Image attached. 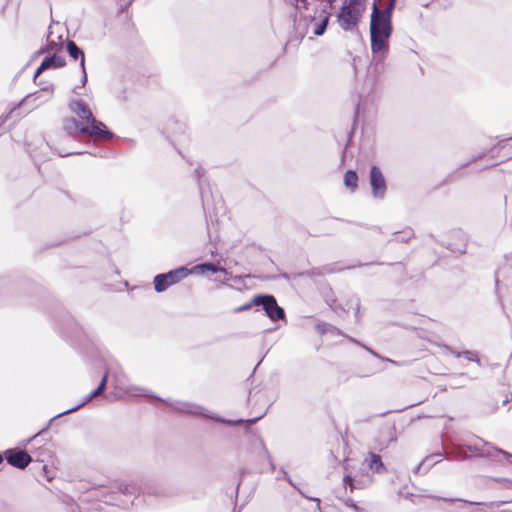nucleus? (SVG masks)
Instances as JSON below:
<instances>
[{"mask_svg":"<svg viewBox=\"0 0 512 512\" xmlns=\"http://www.w3.org/2000/svg\"><path fill=\"white\" fill-rule=\"evenodd\" d=\"M193 273V270L188 269L185 266H180L175 269H172L166 273H163L166 279L169 281L171 285H174L181 280L185 279L187 276Z\"/></svg>","mask_w":512,"mask_h":512,"instance_id":"nucleus-11","label":"nucleus"},{"mask_svg":"<svg viewBox=\"0 0 512 512\" xmlns=\"http://www.w3.org/2000/svg\"><path fill=\"white\" fill-rule=\"evenodd\" d=\"M461 354H462V357L466 358L468 361L476 362L478 364L480 363L478 354L474 351L464 350V351H461Z\"/></svg>","mask_w":512,"mask_h":512,"instance_id":"nucleus-24","label":"nucleus"},{"mask_svg":"<svg viewBox=\"0 0 512 512\" xmlns=\"http://www.w3.org/2000/svg\"><path fill=\"white\" fill-rule=\"evenodd\" d=\"M73 92L77 95H80V92L78 91V87L74 88Z\"/></svg>","mask_w":512,"mask_h":512,"instance_id":"nucleus-42","label":"nucleus"},{"mask_svg":"<svg viewBox=\"0 0 512 512\" xmlns=\"http://www.w3.org/2000/svg\"><path fill=\"white\" fill-rule=\"evenodd\" d=\"M108 378H109V371H106L104 373V375L102 376L99 385L97 386L98 391L104 392V390L106 389V386H107Z\"/></svg>","mask_w":512,"mask_h":512,"instance_id":"nucleus-27","label":"nucleus"},{"mask_svg":"<svg viewBox=\"0 0 512 512\" xmlns=\"http://www.w3.org/2000/svg\"><path fill=\"white\" fill-rule=\"evenodd\" d=\"M127 392L132 395H141V396L148 397V398L157 400L159 402L165 403V404L169 405L175 411L192 414V415H201L205 418H209L214 421L227 424L229 426H236V425L246 423L247 426L250 427L251 425L255 424L257 421H259L264 416V414H263L258 417H254V418L247 419V420H244L242 418L236 419V420H230V419H225L223 417L215 415L213 413H205L203 407L193 404V403L182 402V401H169V400L163 399L157 395H154L153 393L149 392L147 389L142 388V387L131 386L127 389Z\"/></svg>","mask_w":512,"mask_h":512,"instance_id":"nucleus-3","label":"nucleus"},{"mask_svg":"<svg viewBox=\"0 0 512 512\" xmlns=\"http://www.w3.org/2000/svg\"><path fill=\"white\" fill-rule=\"evenodd\" d=\"M191 270H193V273H195V272L203 273L205 271H210L212 273H217V272L226 273V270L224 268L216 266L215 264H213L211 262H204V263L195 265Z\"/></svg>","mask_w":512,"mask_h":512,"instance_id":"nucleus-17","label":"nucleus"},{"mask_svg":"<svg viewBox=\"0 0 512 512\" xmlns=\"http://www.w3.org/2000/svg\"><path fill=\"white\" fill-rule=\"evenodd\" d=\"M67 51L73 59L81 58V68L84 70L85 57L83 51L73 41L67 42Z\"/></svg>","mask_w":512,"mask_h":512,"instance_id":"nucleus-16","label":"nucleus"},{"mask_svg":"<svg viewBox=\"0 0 512 512\" xmlns=\"http://www.w3.org/2000/svg\"><path fill=\"white\" fill-rule=\"evenodd\" d=\"M7 117H8V116H6L5 118H1V119H0L1 124H2V123H4V122L6 121Z\"/></svg>","mask_w":512,"mask_h":512,"instance_id":"nucleus-43","label":"nucleus"},{"mask_svg":"<svg viewBox=\"0 0 512 512\" xmlns=\"http://www.w3.org/2000/svg\"><path fill=\"white\" fill-rule=\"evenodd\" d=\"M343 481L346 486H350V488L353 489V484H352L353 479L350 475H345L343 478Z\"/></svg>","mask_w":512,"mask_h":512,"instance_id":"nucleus-32","label":"nucleus"},{"mask_svg":"<svg viewBox=\"0 0 512 512\" xmlns=\"http://www.w3.org/2000/svg\"><path fill=\"white\" fill-rule=\"evenodd\" d=\"M82 79H81V83H82V86L81 88H83L87 82V73H86V69L84 68V70L82 69Z\"/></svg>","mask_w":512,"mask_h":512,"instance_id":"nucleus-34","label":"nucleus"},{"mask_svg":"<svg viewBox=\"0 0 512 512\" xmlns=\"http://www.w3.org/2000/svg\"><path fill=\"white\" fill-rule=\"evenodd\" d=\"M63 127L70 134L80 132V121L74 118H67L64 120Z\"/></svg>","mask_w":512,"mask_h":512,"instance_id":"nucleus-21","label":"nucleus"},{"mask_svg":"<svg viewBox=\"0 0 512 512\" xmlns=\"http://www.w3.org/2000/svg\"><path fill=\"white\" fill-rule=\"evenodd\" d=\"M264 449H265V453H266V455H267V457H268V460H269V462H270L271 470H272V471H274V470H275V468H276V467H275V464L273 463V461H272V459H271V456L269 455V452L267 451V449H266V448H264Z\"/></svg>","mask_w":512,"mask_h":512,"instance_id":"nucleus-35","label":"nucleus"},{"mask_svg":"<svg viewBox=\"0 0 512 512\" xmlns=\"http://www.w3.org/2000/svg\"><path fill=\"white\" fill-rule=\"evenodd\" d=\"M298 490V492L305 498L309 499V500H312V501H315L317 503V507L318 509H320V499L319 498H314V497H310L309 495H307V492H304L302 489H300L298 486L296 488Z\"/></svg>","mask_w":512,"mask_h":512,"instance_id":"nucleus-28","label":"nucleus"},{"mask_svg":"<svg viewBox=\"0 0 512 512\" xmlns=\"http://www.w3.org/2000/svg\"><path fill=\"white\" fill-rule=\"evenodd\" d=\"M69 109L80 119V132L97 139L110 138L112 134L106 130V126L95 119L90 107L80 99H72Z\"/></svg>","mask_w":512,"mask_h":512,"instance_id":"nucleus-5","label":"nucleus"},{"mask_svg":"<svg viewBox=\"0 0 512 512\" xmlns=\"http://www.w3.org/2000/svg\"><path fill=\"white\" fill-rule=\"evenodd\" d=\"M367 350H368L371 354H373L374 356L379 357V355H378L377 353H375L373 350L368 349V348H367Z\"/></svg>","mask_w":512,"mask_h":512,"instance_id":"nucleus-41","label":"nucleus"},{"mask_svg":"<svg viewBox=\"0 0 512 512\" xmlns=\"http://www.w3.org/2000/svg\"><path fill=\"white\" fill-rule=\"evenodd\" d=\"M467 451L480 456L489 459L492 462H497L502 465H510L512 464V454L500 449L494 445H492L489 442L484 441L482 438H477V441L472 444H457L453 445L450 453H445L448 458L450 455L466 460L468 459Z\"/></svg>","mask_w":512,"mask_h":512,"instance_id":"nucleus-4","label":"nucleus"},{"mask_svg":"<svg viewBox=\"0 0 512 512\" xmlns=\"http://www.w3.org/2000/svg\"><path fill=\"white\" fill-rule=\"evenodd\" d=\"M362 14L357 8L352 9L343 5L337 15V22L343 30L352 31L357 27Z\"/></svg>","mask_w":512,"mask_h":512,"instance_id":"nucleus-7","label":"nucleus"},{"mask_svg":"<svg viewBox=\"0 0 512 512\" xmlns=\"http://www.w3.org/2000/svg\"><path fill=\"white\" fill-rule=\"evenodd\" d=\"M365 1L366 0H348L345 2L344 6L349 8H357L360 12L364 13L365 11Z\"/></svg>","mask_w":512,"mask_h":512,"instance_id":"nucleus-22","label":"nucleus"},{"mask_svg":"<svg viewBox=\"0 0 512 512\" xmlns=\"http://www.w3.org/2000/svg\"><path fill=\"white\" fill-rule=\"evenodd\" d=\"M217 227H218V226H216V225H213V226H212V228H214V229H215V232H217V229H216Z\"/></svg>","mask_w":512,"mask_h":512,"instance_id":"nucleus-45","label":"nucleus"},{"mask_svg":"<svg viewBox=\"0 0 512 512\" xmlns=\"http://www.w3.org/2000/svg\"><path fill=\"white\" fill-rule=\"evenodd\" d=\"M327 303L329 304L330 308L338 315L346 313L345 308L341 304L337 303L336 299L331 300V302L327 300Z\"/></svg>","mask_w":512,"mask_h":512,"instance_id":"nucleus-23","label":"nucleus"},{"mask_svg":"<svg viewBox=\"0 0 512 512\" xmlns=\"http://www.w3.org/2000/svg\"><path fill=\"white\" fill-rule=\"evenodd\" d=\"M65 65V59L62 56L59 55H53L50 57H46L39 68L37 69L35 73V77H37L40 73H42L44 70L48 68H60Z\"/></svg>","mask_w":512,"mask_h":512,"instance_id":"nucleus-12","label":"nucleus"},{"mask_svg":"<svg viewBox=\"0 0 512 512\" xmlns=\"http://www.w3.org/2000/svg\"><path fill=\"white\" fill-rule=\"evenodd\" d=\"M458 501H462V499H458ZM463 502L470 504V505H484L485 504L483 502H472V501H467V500H463Z\"/></svg>","mask_w":512,"mask_h":512,"instance_id":"nucleus-37","label":"nucleus"},{"mask_svg":"<svg viewBox=\"0 0 512 512\" xmlns=\"http://www.w3.org/2000/svg\"><path fill=\"white\" fill-rule=\"evenodd\" d=\"M344 185L351 191L355 192L358 187V175L355 171L349 170L344 176Z\"/></svg>","mask_w":512,"mask_h":512,"instance_id":"nucleus-19","label":"nucleus"},{"mask_svg":"<svg viewBox=\"0 0 512 512\" xmlns=\"http://www.w3.org/2000/svg\"><path fill=\"white\" fill-rule=\"evenodd\" d=\"M102 393H103V392L98 391V388L94 389L93 391H91V392H90V393L85 397V399H84L80 404H78V405H76V406H74V407H72V408H70V409H67V410H65V411H63V412H61V413H59V414L55 415L54 417H52V418L49 420L48 424H47L43 429H41L38 433L34 434L32 437H30V438H28V439L23 440V441L21 442V445H22V446H24V447H25V446H27L31 441L35 440L38 436H40V435H42L44 432H46V431L49 429V426H50L51 422H52L54 419H56V418H58V417H60V416H62V415H66V414L72 413V412H74V411H77V410H78V409H80L82 406H84L85 404H87L88 402H90V401H91L92 399H94L95 397H97V396L101 395Z\"/></svg>","mask_w":512,"mask_h":512,"instance_id":"nucleus-10","label":"nucleus"},{"mask_svg":"<svg viewBox=\"0 0 512 512\" xmlns=\"http://www.w3.org/2000/svg\"><path fill=\"white\" fill-rule=\"evenodd\" d=\"M360 311V300L356 298L355 317L358 318Z\"/></svg>","mask_w":512,"mask_h":512,"instance_id":"nucleus-36","label":"nucleus"},{"mask_svg":"<svg viewBox=\"0 0 512 512\" xmlns=\"http://www.w3.org/2000/svg\"><path fill=\"white\" fill-rule=\"evenodd\" d=\"M393 241L397 242H406L413 236V231L410 227H407L406 229L402 231H393Z\"/></svg>","mask_w":512,"mask_h":512,"instance_id":"nucleus-20","label":"nucleus"},{"mask_svg":"<svg viewBox=\"0 0 512 512\" xmlns=\"http://www.w3.org/2000/svg\"><path fill=\"white\" fill-rule=\"evenodd\" d=\"M42 92H43V93H45V94L47 95V97H48V98H50V97H51V95H52V89H50V88H44V89L42 90Z\"/></svg>","mask_w":512,"mask_h":512,"instance_id":"nucleus-38","label":"nucleus"},{"mask_svg":"<svg viewBox=\"0 0 512 512\" xmlns=\"http://www.w3.org/2000/svg\"><path fill=\"white\" fill-rule=\"evenodd\" d=\"M443 458H448L446 454H442L441 452L433 453L427 456L421 463H419L414 468V473H419L423 468L425 472H427L434 464L441 461Z\"/></svg>","mask_w":512,"mask_h":512,"instance_id":"nucleus-13","label":"nucleus"},{"mask_svg":"<svg viewBox=\"0 0 512 512\" xmlns=\"http://www.w3.org/2000/svg\"><path fill=\"white\" fill-rule=\"evenodd\" d=\"M255 307L261 308L271 321L285 319V311L277 303L276 298L271 294H258L252 298Z\"/></svg>","mask_w":512,"mask_h":512,"instance_id":"nucleus-6","label":"nucleus"},{"mask_svg":"<svg viewBox=\"0 0 512 512\" xmlns=\"http://www.w3.org/2000/svg\"><path fill=\"white\" fill-rule=\"evenodd\" d=\"M153 284L157 293H162L166 291L170 286H172L163 273L155 275Z\"/></svg>","mask_w":512,"mask_h":512,"instance_id":"nucleus-18","label":"nucleus"},{"mask_svg":"<svg viewBox=\"0 0 512 512\" xmlns=\"http://www.w3.org/2000/svg\"><path fill=\"white\" fill-rule=\"evenodd\" d=\"M317 329L319 330V332L321 334H326L328 332H333V331H337L339 333V330L336 327H334L333 325L328 324V323L318 324Z\"/></svg>","mask_w":512,"mask_h":512,"instance_id":"nucleus-25","label":"nucleus"},{"mask_svg":"<svg viewBox=\"0 0 512 512\" xmlns=\"http://www.w3.org/2000/svg\"><path fill=\"white\" fill-rule=\"evenodd\" d=\"M7 463L17 469H25L31 462L32 457L25 450L9 448L4 452Z\"/></svg>","mask_w":512,"mask_h":512,"instance_id":"nucleus-9","label":"nucleus"},{"mask_svg":"<svg viewBox=\"0 0 512 512\" xmlns=\"http://www.w3.org/2000/svg\"><path fill=\"white\" fill-rule=\"evenodd\" d=\"M387 361H389L390 363H395L393 360L391 359H387Z\"/></svg>","mask_w":512,"mask_h":512,"instance_id":"nucleus-46","label":"nucleus"},{"mask_svg":"<svg viewBox=\"0 0 512 512\" xmlns=\"http://www.w3.org/2000/svg\"><path fill=\"white\" fill-rule=\"evenodd\" d=\"M365 462L367 463L368 467L376 473H382L386 471V468L382 462L381 457L374 452H370L368 454V457L365 459Z\"/></svg>","mask_w":512,"mask_h":512,"instance_id":"nucleus-15","label":"nucleus"},{"mask_svg":"<svg viewBox=\"0 0 512 512\" xmlns=\"http://www.w3.org/2000/svg\"><path fill=\"white\" fill-rule=\"evenodd\" d=\"M396 0H390L387 7L379 9L373 4L370 20L371 51L375 58H384L389 51V39L392 34V11Z\"/></svg>","mask_w":512,"mask_h":512,"instance_id":"nucleus-1","label":"nucleus"},{"mask_svg":"<svg viewBox=\"0 0 512 512\" xmlns=\"http://www.w3.org/2000/svg\"><path fill=\"white\" fill-rule=\"evenodd\" d=\"M447 249L453 251V252H458L460 254L464 253L466 251V243L465 242H462L460 243L459 245L457 246H454L452 243H448L446 245Z\"/></svg>","mask_w":512,"mask_h":512,"instance_id":"nucleus-26","label":"nucleus"},{"mask_svg":"<svg viewBox=\"0 0 512 512\" xmlns=\"http://www.w3.org/2000/svg\"><path fill=\"white\" fill-rule=\"evenodd\" d=\"M252 307H255V304L252 303V299H251L249 302H247V303L243 304L242 306L236 308V312L246 311V310L251 309Z\"/></svg>","mask_w":512,"mask_h":512,"instance_id":"nucleus-31","label":"nucleus"},{"mask_svg":"<svg viewBox=\"0 0 512 512\" xmlns=\"http://www.w3.org/2000/svg\"><path fill=\"white\" fill-rule=\"evenodd\" d=\"M369 182L372 196L376 199H384L387 191L385 177L377 166H372L370 170Z\"/></svg>","mask_w":512,"mask_h":512,"instance_id":"nucleus-8","label":"nucleus"},{"mask_svg":"<svg viewBox=\"0 0 512 512\" xmlns=\"http://www.w3.org/2000/svg\"><path fill=\"white\" fill-rule=\"evenodd\" d=\"M280 472L283 474V479L284 480H286L294 488H297V485L293 482V480L291 479L290 475L288 474L287 471H285L284 468H281Z\"/></svg>","mask_w":512,"mask_h":512,"instance_id":"nucleus-29","label":"nucleus"},{"mask_svg":"<svg viewBox=\"0 0 512 512\" xmlns=\"http://www.w3.org/2000/svg\"><path fill=\"white\" fill-rule=\"evenodd\" d=\"M444 348L447 352L452 354L454 357H456V358L462 357L461 351H457L456 349H454L453 347L448 346V345H444Z\"/></svg>","mask_w":512,"mask_h":512,"instance_id":"nucleus-30","label":"nucleus"},{"mask_svg":"<svg viewBox=\"0 0 512 512\" xmlns=\"http://www.w3.org/2000/svg\"><path fill=\"white\" fill-rule=\"evenodd\" d=\"M287 3L294 6L296 14V22L300 25L302 22L304 26L312 29V32L320 36L322 35L329 22L330 14L328 7L323 5L321 0H285Z\"/></svg>","mask_w":512,"mask_h":512,"instance_id":"nucleus-2","label":"nucleus"},{"mask_svg":"<svg viewBox=\"0 0 512 512\" xmlns=\"http://www.w3.org/2000/svg\"><path fill=\"white\" fill-rule=\"evenodd\" d=\"M346 505L352 509H354L355 511H358L359 508L358 506L356 505V503L352 500V499H349L346 501Z\"/></svg>","mask_w":512,"mask_h":512,"instance_id":"nucleus-33","label":"nucleus"},{"mask_svg":"<svg viewBox=\"0 0 512 512\" xmlns=\"http://www.w3.org/2000/svg\"><path fill=\"white\" fill-rule=\"evenodd\" d=\"M396 441L395 427H387L385 430L380 432V436L377 439V448L383 450L388 447L390 442Z\"/></svg>","mask_w":512,"mask_h":512,"instance_id":"nucleus-14","label":"nucleus"},{"mask_svg":"<svg viewBox=\"0 0 512 512\" xmlns=\"http://www.w3.org/2000/svg\"><path fill=\"white\" fill-rule=\"evenodd\" d=\"M3 462V455L0 453V464Z\"/></svg>","mask_w":512,"mask_h":512,"instance_id":"nucleus-44","label":"nucleus"},{"mask_svg":"<svg viewBox=\"0 0 512 512\" xmlns=\"http://www.w3.org/2000/svg\"><path fill=\"white\" fill-rule=\"evenodd\" d=\"M493 480H494V481H496V482H500V483H502V482H508V481H509V480H508V479H506V478H493Z\"/></svg>","mask_w":512,"mask_h":512,"instance_id":"nucleus-39","label":"nucleus"},{"mask_svg":"<svg viewBox=\"0 0 512 512\" xmlns=\"http://www.w3.org/2000/svg\"><path fill=\"white\" fill-rule=\"evenodd\" d=\"M207 227H208L209 238L212 239V230L210 229V226H207Z\"/></svg>","mask_w":512,"mask_h":512,"instance_id":"nucleus-40","label":"nucleus"}]
</instances>
